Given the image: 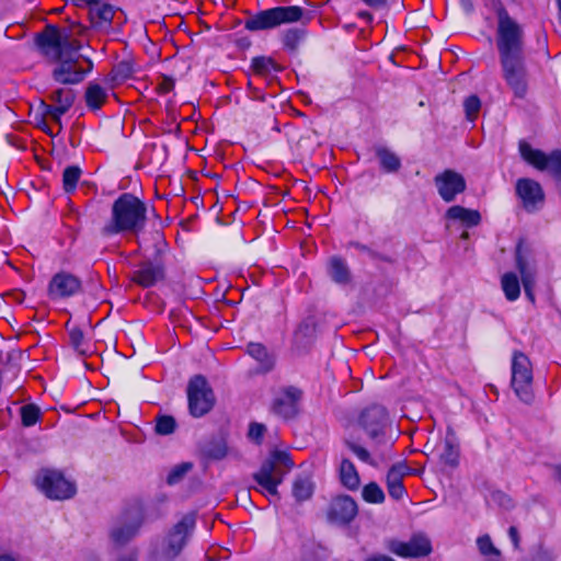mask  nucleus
Returning <instances> with one entry per match:
<instances>
[{"instance_id":"1","label":"nucleus","mask_w":561,"mask_h":561,"mask_svg":"<svg viewBox=\"0 0 561 561\" xmlns=\"http://www.w3.org/2000/svg\"><path fill=\"white\" fill-rule=\"evenodd\" d=\"M495 13V46L501 76L514 98L523 100L528 93L530 82L525 54L524 28L503 5H499Z\"/></svg>"},{"instance_id":"2","label":"nucleus","mask_w":561,"mask_h":561,"mask_svg":"<svg viewBox=\"0 0 561 561\" xmlns=\"http://www.w3.org/2000/svg\"><path fill=\"white\" fill-rule=\"evenodd\" d=\"M147 207L137 196L123 193L112 205L111 218L101 229V234L112 237L121 233L137 236L146 226Z\"/></svg>"},{"instance_id":"3","label":"nucleus","mask_w":561,"mask_h":561,"mask_svg":"<svg viewBox=\"0 0 561 561\" xmlns=\"http://www.w3.org/2000/svg\"><path fill=\"white\" fill-rule=\"evenodd\" d=\"M312 18L311 11L299 5H278L251 14L244 21V28L250 32H262L298 22L307 25Z\"/></svg>"},{"instance_id":"4","label":"nucleus","mask_w":561,"mask_h":561,"mask_svg":"<svg viewBox=\"0 0 561 561\" xmlns=\"http://www.w3.org/2000/svg\"><path fill=\"white\" fill-rule=\"evenodd\" d=\"M294 467L289 454L274 450L262 462L260 469L253 473L255 486L253 489L266 497H279L278 486Z\"/></svg>"},{"instance_id":"5","label":"nucleus","mask_w":561,"mask_h":561,"mask_svg":"<svg viewBox=\"0 0 561 561\" xmlns=\"http://www.w3.org/2000/svg\"><path fill=\"white\" fill-rule=\"evenodd\" d=\"M35 45L49 60L54 61L65 56L70 50H80L81 43L72 39L66 32H61L57 26L48 24L43 32L36 34Z\"/></svg>"},{"instance_id":"6","label":"nucleus","mask_w":561,"mask_h":561,"mask_svg":"<svg viewBox=\"0 0 561 561\" xmlns=\"http://www.w3.org/2000/svg\"><path fill=\"white\" fill-rule=\"evenodd\" d=\"M79 51L70 50L54 60L56 66L51 71V77L57 83L77 84L92 70L93 62L89 58H83Z\"/></svg>"},{"instance_id":"7","label":"nucleus","mask_w":561,"mask_h":561,"mask_svg":"<svg viewBox=\"0 0 561 561\" xmlns=\"http://www.w3.org/2000/svg\"><path fill=\"white\" fill-rule=\"evenodd\" d=\"M511 385L520 401L530 403L533 393V368L529 358L522 352H514L512 358Z\"/></svg>"},{"instance_id":"8","label":"nucleus","mask_w":561,"mask_h":561,"mask_svg":"<svg viewBox=\"0 0 561 561\" xmlns=\"http://www.w3.org/2000/svg\"><path fill=\"white\" fill-rule=\"evenodd\" d=\"M518 151L524 161L539 171L549 172L558 181L561 180V150L546 153L535 149L526 140H519Z\"/></svg>"},{"instance_id":"9","label":"nucleus","mask_w":561,"mask_h":561,"mask_svg":"<svg viewBox=\"0 0 561 561\" xmlns=\"http://www.w3.org/2000/svg\"><path fill=\"white\" fill-rule=\"evenodd\" d=\"M37 488L51 500H68L76 494V485L54 469H42L35 479Z\"/></svg>"},{"instance_id":"10","label":"nucleus","mask_w":561,"mask_h":561,"mask_svg":"<svg viewBox=\"0 0 561 561\" xmlns=\"http://www.w3.org/2000/svg\"><path fill=\"white\" fill-rule=\"evenodd\" d=\"M187 399L190 413L194 417L207 414L215 404V394L207 379L196 375L190 379L187 385Z\"/></svg>"},{"instance_id":"11","label":"nucleus","mask_w":561,"mask_h":561,"mask_svg":"<svg viewBox=\"0 0 561 561\" xmlns=\"http://www.w3.org/2000/svg\"><path fill=\"white\" fill-rule=\"evenodd\" d=\"M359 424L376 447L388 445L385 433L388 425V412L385 407L373 404L366 408L359 416Z\"/></svg>"},{"instance_id":"12","label":"nucleus","mask_w":561,"mask_h":561,"mask_svg":"<svg viewBox=\"0 0 561 561\" xmlns=\"http://www.w3.org/2000/svg\"><path fill=\"white\" fill-rule=\"evenodd\" d=\"M144 522V516L139 507L133 506L124 511L110 530V538L118 546H124L130 541L139 531Z\"/></svg>"},{"instance_id":"13","label":"nucleus","mask_w":561,"mask_h":561,"mask_svg":"<svg viewBox=\"0 0 561 561\" xmlns=\"http://www.w3.org/2000/svg\"><path fill=\"white\" fill-rule=\"evenodd\" d=\"M196 524L194 513H188L174 525L165 539V547L163 548V556L167 559L176 558L185 547L188 537L192 535Z\"/></svg>"},{"instance_id":"14","label":"nucleus","mask_w":561,"mask_h":561,"mask_svg":"<svg viewBox=\"0 0 561 561\" xmlns=\"http://www.w3.org/2000/svg\"><path fill=\"white\" fill-rule=\"evenodd\" d=\"M386 548L389 552L401 558H421L432 552V543L424 534H414L409 541L388 539Z\"/></svg>"},{"instance_id":"15","label":"nucleus","mask_w":561,"mask_h":561,"mask_svg":"<svg viewBox=\"0 0 561 561\" xmlns=\"http://www.w3.org/2000/svg\"><path fill=\"white\" fill-rule=\"evenodd\" d=\"M49 100L54 104H47L41 101L39 108L43 116H49L55 123L61 124V116L66 114L75 102V93L71 89L59 88L49 94Z\"/></svg>"},{"instance_id":"16","label":"nucleus","mask_w":561,"mask_h":561,"mask_svg":"<svg viewBox=\"0 0 561 561\" xmlns=\"http://www.w3.org/2000/svg\"><path fill=\"white\" fill-rule=\"evenodd\" d=\"M434 183L442 199L451 203L456 196L465 192L467 184L465 178L450 169L443 171L434 178Z\"/></svg>"},{"instance_id":"17","label":"nucleus","mask_w":561,"mask_h":561,"mask_svg":"<svg viewBox=\"0 0 561 561\" xmlns=\"http://www.w3.org/2000/svg\"><path fill=\"white\" fill-rule=\"evenodd\" d=\"M516 195L522 199L523 207L528 213H534L542 207L545 192L539 182L529 179H518L515 186Z\"/></svg>"},{"instance_id":"18","label":"nucleus","mask_w":561,"mask_h":561,"mask_svg":"<svg viewBox=\"0 0 561 561\" xmlns=\"http://www.w3.org/2000/svg\"><path fill=\"white\" fill-rule=\"evenodd\" d=\"M301 390L294 386L283 389L273 400L272 411L285 420L293 419L298 413V402L301 399Z\"/></svg>"},{"instance_id":"19","label":"nucleus","mask_w":561,"mask_h":561,"mask_svg":"<svg viewBox=\"0 0 561 561\" xmlns=\"http://www.w3.org/2000/svg\"><path fill=\"white\" fill-rule=\"evenodd\" d=\"M358 507L354 499L350 495H339L332 499L328 512L331 522L347 525L357 515Z\"/></svg>"},{"instance_id":"20","label":"nucleus","mask_w":561,"mask_h":561,"mask_svg":"<svg viewBox=\"0 0 561 561\" xmlns=\"http://www.w3.org/2000/svg\"><path fill=\"white\" fill-rule=\"evenodd\" d=\"M81 288L78 277L69 273H57L48 285V295L53 299L66 298L76 295Z\"/></svg>"},{"instance_id":"21","label":"nucleus","mask_w":561,"mask_h":561,"mask_svg":"<svg viewBox=\"0 0 561 561\" xmlns=\"http://www.w3.org/2000/svg\"><path fill=\"white\" fill-rule=\"evenodd\" d=\"M164 278V266L160 262L144 261L133 273L131 280L142 288L154 286Z\"/></svg>"},{"instance_id":"22","label":"nucleus","mask_w":561,"mask_h":561,"mask_svg":"<svg viewBox=\"0 0 561 561\" xmlns=\"http://www.w3.org/2000/svg\"><path fill=\"white\" fill-rule=\"evenodd\" d=\"M522 249H523V244L518 243L516 247V252H515L516 266L520 273L525 295L531 302H534L535 295L533 293V288L535 285L536 272H535V268L528 264L527 260L523 255Z\"/></svg>"},{"instance_id":"23","label":"nucleus","mask_w":561,"mask_h":561,"mask_svg":"<svg viewBox=\"0 0 561 561\" xmlns=\"http://www.w3.org/2000/svg\"><path fill=\"white\" fill-rule=\"evenodd\" d=\"M327 272L330 278L337 285L345 286L352 280V273L345 259L333 255L329 259Z\"/></svg>"},{"instance_id":"24","label":"nucleus","mask_w":561,"mask_h":561,"mask_svg":"<svg viewBox=\"0 0 561 561\" xmlns=\"http://www.w3.org/2000/svg\"><path fill=\"white\" fill-rule=\"evenodd\" d=\"M89 14L92 26L95 30L103 31L112 26L115 11L113 5L101 2L98 5H90Z\"/></svg>"},{"instance_id":"25","label":"nucleus","mask_w":561,"mask_h":561,"mask_svg":"<svg viewBox=\"0 0 561 561\" xmlns=\"http://www.w3.org/2000/svg\"><path fill=\"white\" fill-rule=\"evenodd\" d=\"M446 218L450 220H458L466 228H472L480 224L481 215L478 210L468 209L460 205L451 206L446 211Z\"/></svg>"},{"instance_id":"26","label":"nucleus","mask_w":561,"mask_h":561,"mask_svg":"<svg viewBox=\"0 0 561 561\" xmlns=\"http://www.w3.org/2000/svg\"><path fill=\"white\" fill-rule=\"evenodd\" d=\"M247 353L259 363L261 373H268L274 368L275 357L263 344L249 343L247 345Z\"/></svg>"},{"instance_id":"27","label":"nucleus","mask_w":561,"mask_h":561,"mask_svg":"<svg viewBox=\"0 0 561 561\" xmlns=\"http://www.w3.org/2000/svg\"><path fill=\"white\" fill-rule=\"evenodd\" d=\"M107 99V90L98 82L91 81L88 83L84 100L87 106L91 111H98L102 107Z\"/></svg>"},{"instance_id":"28","label":"nucleus","mask_w":561,"mask_h":561,"mask_svg":"<svg viewBox=\"0 0 561 561\" xmlns=\"http://www.w3.org/2000/svg\"><path fill=\"white\" fill-rule=\"evenodd\" d=\"M340 480L343 486L351 491H355L359 486V474L354 463L348 459H343L340 465Z\"/></svg>"},{"instance_id":"29","label":"nucleus","mask_w":561,"mask_h":561,"mask_svg":"<svg viewBox=\"0 0 561 561\" xmlns=\"http://www.w3.org/2000/svg\"><path fill=\"white\" fill-rule=\"evenodd\" d=\"M307 37L305 27H290L282 33V44L285 50L296 53L301 42Z\"/></svg>"},{"instance_id":"30","label":"nucleus","mask_w":561,"mask_h":561,"mask_svg":"<svg viewBox=\"0 0 561 561\" xmlns=\"http://www.w3.org/2000/svg\"><path fill=\"white\" fill-rule=\"evenodd\" d=\"M251 68L255 75L261 77H268L272 73L283 71L282 66H279L273 58L266 56L254 57L251 61Z\"/></svg>"},{"instance_id":"31","label":"nucleus","mask_w":561,"mask_h":561,"mask_svg":"<svg viewBox=\"0 0 561 561\" xmlns=\"http://www.w3.org/2000/svg\"><path fill=\"white\" fill-rule=\"evenodd\" d=\"M314 491V484L311 478L299 476L293 483V495L297 502H305L311 499Z\"/></svg>"},{"instance_id":"32","label":"nucleus","mask_w":561,"mask_h":561,"mask_svg":"<svg viewBox=\"0 0 561 561\" xmlns=\"http://www.w3.org/2000/svg\"><path fill=\"white\" fill-rule=\"evenodd\" d=\"M501 286L508 301H515L519 298L520 284L515 273H505L501 278Z\"/></svg>"},{"instance_id":"33","label":"nucleus","mask_w":561,"mask_h":561,"mask_svg":"<svg viewBox=\"0 0 561 561\" xmlns=\"http://www.w3.org/2000/svg\"><path fill=\"white\" fill-rule=\"evenodd\" d=\"M376 156L380 161L381 168L388 173L397 172L401 168L400 158L386 147H378Z\"/></svg>"},{"instance_id":"34","label":"nucleus","mask_w":561,"mask_h":561,"mask_svg":"<svg viewBox=\"0 0 561 561\" xmlns=\"http://www.w3.org/2000/svg\"><path fill=\"white\" fill-rule=\"evenodd\" d=\"M439 458L444 463L450 467L458 465L459 449L451 438L446 437Z\"/></svg>"},{"instance_id":"35","label":"nucleus","mask_w":561,"mask_h":561,"mask_svg":"<svg viewBox=\"0 0 561 561\" xmlns=\"http://www.w3.org/2000/svg\"><path fill=\"white\" fill-rule=\"evenodd\" d=\"M81 169L78 165H69L62 173V185L67 193L73 192L81 176Z\"/></svg>"},{"instance_id":"36","label":"nucleus","mask_w":561,"mask_h":561,"mask_svg":"<svg viewBox=\"0 0 561 561\" xmlns=\"http://www.w3.org/2000/svg\"><path fill=\"white\" fill-rule=\"evenodd\" d=\"M362 496L364 501L373 504H381L385 502V493L376 482H369L363 488Z\"/></svg>"},{"instance_id":"37","label":"nucleus","mask_w":561,"mask_h":561,"mask_svg":"<svg viewBox=\"0 0 561 561\" xmlns=\"http://www.w3.org/2000/svg\"><path fill=\"white\" fill-rule=\"evenodd\" d=\"M21 420L25 427L35 425L41 419V410L36 404L30 403L21 408Z\"/></svg>"},{"instance_id":"38","label":"nucleus","mask_w":561,"mask_h":561,"mask_svg":"<svg viewBox=\"0 0 561 561\" xmlns=\"http://www.w3.org/2000/svg\"><path fill=\"white\" fill-rule=\"evenodd\" d=\"M69 342L73 350L79 353L80 355H85L88 353L87 342L84 339L83 331L78 328L73 327L69 329Z\"/></svg>"},{"instance_id":"39","label":"nucleus","mask_w":561,"mask_h":561,"mask_svg":"<svg viewBox=\"0 0 561 561\" xmlns=\"http://www.w3.org/2000/svg\"><path fill=\"white\" fill-rule=\"evenodd\" d=\"M176 428V421L171 415H158L156 417V433L162 436L170 435L174 433Z\"/></svg>"},{"instance_id":"40","label":"nucleus","mask_w":561,"mask_h":561,"mask_svg":"<svg viewBox=\"0 0 561 561\" xmlns=\"http://www.w3.org/2000/svg\"><path fill=\"white\" fill-rule=\"evenodd\" d=\"M227 445L224 440H213L206 446L204 454L209 459L221 460L227 456Z\"/></svg>"},{"instance_id":"41","label":"nucleus","mask_w":561,"mask_h":561,"mask_svg":"<svg viewBox=\"0 0 561 561\" xmlns=\"http://www.w3.org/2000/svg\"><path fill=\"white\" fill-rule=\"evenodd\" d=\"M386 482L388 493L392 499L401 500L404 496L407 491L403 485V479L387 474Z\"/></svg>"},{"instance_id":"42","label":"nucleus","mask_w":561,"mask_h":561,"mask_svg":"<svg viewBox=\"0 0 561 561\" xmlns=\"http://www.w3.org/2000/svg\"><path fill=\"white\" fill-rule=\"evenodd\" d=\"M192 467L193 466L191 462H182L180 465L174 466L167 477V483L170 485L178 484L183 480V478L192 469Z\"/></svg>"},{"instance_id":"43","label":"nucleus","mask_w":561,"mask_h":561,"mask_svg":"<svg viewBox=\"0 0 561 561\" xmlns=\"http://www.w3.org/2000/svg\"><path fill=\"white\" fill-rule=\"evenodd\" d=\"M133 72V65L129 61H121L114 66L112 70V79L121 83L130 78Z\"/></svg>"},{"instance_id":"44","label":"nucleus","mask_w":561,"mask_h":561,"mask_svg":"<svg viewBox=\"0 0 561 561\" xmlns=\"http://www.w3.org/2000/svg\"><path fill=\"white\" fill-rule=\"evenodd\" d=\"M463 107L467 118L472 122L481 108V101L477 95H470L465 100Z\"/></svg>"},{"instance_id":"45","label":"nucleus","mask_w":561,"mask_h":561,"mask_svg":"<svg viewBox=\"0 0 561 561\" xmlns=\"http://www.w3.org/2000/svg\"><path fill=\"white\" fill-rule=\"evenodd\" d=\"M345 444L348 447V449L354 455H356V457L359 460H362L365 463H368V465H371V466H376V462L374 461V459L371 458L369 451L365 447H363V446H360V445H358V444H356L354 442H351V440H346Z\"/></svg>"},{"instance_id":"46","label":"nucleus","mask_w":561,"mask_h":561,"mask_svg":"<svg viewBox=\"0 0 561 561\" xmlns=\"http://www.w3.org/2000/svg\"><path fill=\"white\" fill-rule=\"evenodd\" d=\"M346 247L348 249L354 248V249L358 250L359 252L367 254L371 260H380V261H385V262H391V260L388 256L382 255V254L374 251L369 247H367L363 243H359L357 241H350Z\"/></svg>"},{"instance_id":"47","label":"nucleus","mask_w":561,"mask_h":561,"mask_svg":"<svg viewBox=\"0 0 561 561\" xmlns=\"http://www.w3.org/2000/svg\"><path fill=\"white\" fill-rule=\"evenodd\" d=\"M477 546L479 548V551L483 556H490V554L500 556V551L493 546L491 537L489 535L480 536L477 539Z\"/></svg>"},{"instance_id":"48","label":"nucleus","mask_w":561,"mask_h":561,"mask_svg":"<svg viewBox=\"0 0 561 561\" xmlns=\"http://www.w3.org/2000/svg\"><path fill=\"white\" fill-rule=\"evenodd\" d=\"M265 432H266V427L264 424L252 422L249 425L248 437L255 444H261Z\"/></svg>"},{"instance_id":"49","label":"nucleus","mask_w":561,"mask_h":561,"mask_svg":"<svg viewBox=\"0 0 561 561\" xmlns=\"http://www.w3.org/2000/svg\"><path fill=\"white\" fill-rule=\"evenodd\" d=\"M409 473L410 467L405 462L400 461L392 465L387 474L403 479Z\"/></svg>"},{"instance_id":"50","label":"nucleus","mask_w":561,"mask_h":561,"mask_svg":"<svg viewBox=\"0 0 561 561\" xmlns=\"http://www.w3.org/2000/svg\"><path fill=\"white\" fill-rule=\"evenodd\" d=\"M175 81L173 78L168 76H162L161 81L157 85V91L159 94H167L174 89Z\"/></svg>"},{"instance_id":"51","label":"nucleus","mask_w":561,"mask_h":561,"mask_svg":"<svg viewBox=\"0 0 561 561\" xmlns=\"http://www.w3.org/2000/svg\"><path fill=\"white\" fill-rule=\"evenodd\" d=\"M508 537H510L511 541L513 542L514 548L517 549L519 546V534L515 526H511L508 528Z\"/></svg>"},{"instance_id":"52","label":"nucleus","mask_w":561,"mask_h":561,"mask_svg":"<svg viewBox=\"0 0 561 561\" xmlns=\"http://www.w3.org/2000/svg\"><path fill=\"white\" fill-rule=\"evenodd\" d=\"M366 5L373 9H380L387 4V0H362Z\"/></svg>"},{"instance_id":"53","label":"nucleus","mask_w":561,"mask_h":561,"mask_svg":"<svg viewBox=\"0 0 561 561\" xmlns=\"http://www.w3.org/2000/svg\"><path fill=\"white\" fill-rule=\"evenodd\" d=\"M76 7L98 5L102 0H70Z\"/></svg>"},{"instance_id":"54","label":"nucleus","mask_w":561,"mask_h":561,"mask_svg":"<svg viewBox=\"0 0 561 561\" xmlns=\"http://www.w3.org/2000/svg\"><path fill=\"white\" fill-rule=\"evenodd\" d=\"M365 561H396L392 558L385 554H376L367 558Z\"/></svg>"},{"instance_id":"55","label":"nucleus","mask_w":561,"mask_h":561,"mask_svg":"<svg viewBox=\"0 0 561 561\" xmlns=\"http://www.w3.org/2000/svg\"><path fill=\"white\" fill-rule=\"evenodd\" d=\"M459 2L466 12L470 13L473 11V4L471 0H459Z\"/></svg>"},{"instance_id":"56","label":"nucleus","mask_w":561,"mask_h":561,"mask_svg":"<svg viewBox=\"0 0 561 561\" xmlns=\"http://www.w3.org/2000/svg\"><path fill=\"white\" fill-rule=\"evenodd\" d=\"M358 16L365 21H367L368 23H370L373 21V14L368 11H360L358 13Z\"/></svg>"},{"instance_id":"57","label":"nucleus","mask_w":561,"mask_h":561,"mask_svg":"<svg viewBox=\"0 0 561 561\" xmlns=\"http://www.w3.org/2000/svg\"><path fill=\"white\" fill-rule=\"evenodd\" d=\"M117 561H138L137 558L135 556H123L121 558L117 559Z\"/></svg>"},{"instance_id":"58","label":"nucleus","mask_w":561,"mask_h":561,"mask_svg":"<svg viewBox=\"0 0 561 561\" xmlns=\"http://www.w3.org/2000/svg\"><path fill=\"white\" fill-rule=\"evenodd\" d=\"M0 561H15L13 558H11L10 556H0Z\"/></svg>"},{"instance_id":"59","label":"nucleus","mask_w":561,"mask_h":561,"mask_svg":"<svg viewBox=\"0 0 561 561\" xmlns=\"http://www.w3.org/2000/svg\"><path fill=\"white\" fill-rule=\"evenodd\" d=\"M557 2H558V8H559V20L561 23V0H557Z\"/></svg>"},{"instance_id":"60","label":"nucleus","mask_w":561,"mask_h":561,"mask_svg":"<svg viewBox=\"0 0 561 561\" xmlns=\"http://www.w3.org/2000/svg\"><path fill=\"white\" fill-rule=\"evenodd\" d=\"M559 480L561 481V465L557 468Z\"/></svg>"},{"instance_id":"61","label":"nucleus","mask_w":561,"mask_h":561,"mask_svg":"<svg viewBox=\"0 0 561 561\" xmlns=\"http://www.w3.org/2000/svg\"><path fill=\"white\" fill-rule=\"evenodd\" d=\"M468 237H469L468 232H466V231H465V232H462V234H461V238H462V239H467Z\"/></svg>"}]
</instances>
